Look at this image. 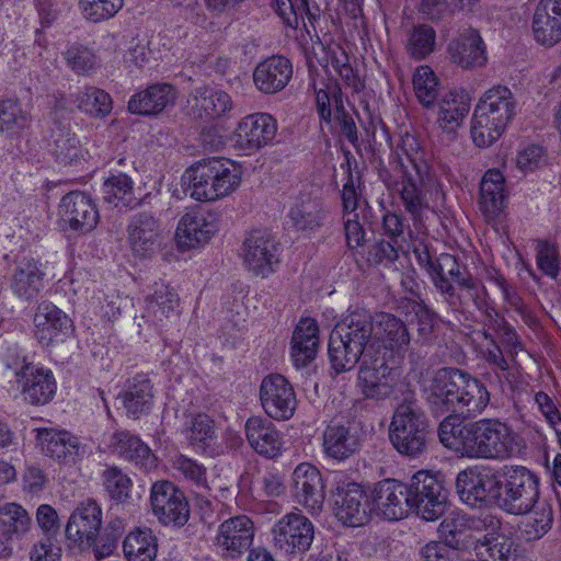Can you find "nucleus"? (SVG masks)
Listing matches in <instances>:
<instances>
[{"label": "nucleus", "instance_id": "1", "mask_svg": "<svg viewBox=\"0 0 561 561\" xmlns=\"http://www.w3.org/2000/svg\"><path fill=\"white\" fill-rule=\"evenodd\" d=\"M328 354L336 374L352 370L362 358L357 386L365 398L380 401L393 392L396 374L388 365L385 344L374 335L368 311H352L336 323L330 334Z\"/></svg>", "mask_w": 561, "mask_h": 561}, {"label": "nucleus", "instance_id": "2", "mask_svg": "<svg viewBox=\"0 0 561 561\" xmlns=\"http://www.w3.org/2000/svg\"><path fill=\"white\" fill-rule=\"evenodd\" d=\"M438 437L445 447L471 459L506 460L526 447L519 434L499 419L461 424L458 416L448 415L439 424Z\"/></svg>", "mask_w": 561, "mask_h": 561}, {"label": "nucleus", "instance_id": "3", "mask_svg": "<svg viewBox=\"0 0 561 561\" xmlns=\"http://www.w3.org/2000/svg\"><path fill=\"white\" fill-rule=\"evenodd\" d=\"M425 399L437 413L476 416L490 402V392L477 378L458 368L436 370L424 388Z\"/></svg>", "mask_w": 561, "mask_h": 561}, {"label": "nucleus", "instance_id": "4", "mask_svg": "<svg viewBox=\"0 0 561 561\" xmlns=\"http://www.w3.org/2000/svg\"><path fill=\"white\" fill-rule=\"evenodd\" d=\"M515 115V101L512 91L505 85L486 90L474 107L470 134L479 148L493 145L505 131Z\"/></svg>", "mask_w": 561, "mask_h": 561}, {"label": "nucleus", "instance_id": "5", "mask_svg": "<svg viewBox=\"0 0 561 561\" xmlns=\"http://www.w3.org/2000/svg\"><path fill=\"white\" fill-rule=\"evenodd\" d=\"M428 423L414 398H405L392 416L389 438L394 449L407 457H417L426 449Z\"/></svg>", "mask_w": 561, "mask_h": 561}, {"label": "nucleus", "instance_id": "6", "mask_svg": "<svg viewBox=\"0 0 561 561\" xmlns=\"http://www.w3.org/2000/svg\"><path fill=\"white\" fill-rule=\"evenodd\" d=\"M500 494V508L512 515H524L540 500L538 478L522 466L506 468Z\"/></svg>", "mask_w": 561, "mask_h": 561}, {"label": "nucleus", "instance_id": "7", "mask_svg": "<svg viewBox=\"0 0 561 561\" xmlns=\"http://www.w3.org/2000/svg\"><path fill=\"white\" fill-rule=\"evenodd\" d=\"M502 474L485 465L468 467L456 478V489L460 499L468 505L481 506L494 502L499 504L502 489Z\"/></svg>", "mask_w": 561, "mask_h": 561}, {"label": "nucleus", "instance_id": "8", "mask_svg": "<svg viewBox=\"0 0 561 561\" xmlns=\"http://www.w3.org/2000/svg\"><path fill=\"white\" fill-rule=\"evenodd\" d=\"M274 547L285 554L296 556L307 552L314 539L312 522L300 511L282 516L272 528Z\"/></svg>", "mask_w": 561, "mask_h": 561}, {"label": "nucleus", "instance_id": "9", "mask_svg": "<svg viewBox=\"0 0 561 561\" xmlns=\"http://www.w3.org/2000/svg\"><path fill=\"white\" fill-rule=\"evenodd\" d=\"M153 515L164 526L183 527L190 519L191 508L184 492L168 480L154 482L150 489Z\"/></svg>", "mask_w": 561, "mask_h": 561}, {"label": "nucleus", "instance_id": "10", "mask_svg": "<svg viewBox=\"0 0 561 561\" xmlns=\"http://www.w3.org/2000/svg\"><path fill=\"white\" fill-rule=\"evenodd\" d=\"M409 486L411 508L424 520L438 519L445 512L447 501L443 484L432 474L416 472Z\"/></svg>", "mask_w": 561, "mask_h": 561}, {"label": "nucleus", "instance_id": "11", "mask_svg": "<svg viewBox=\"0 0 561 561\" xmlns=\"http://www.w3.org/2000/svg\"><path fill=\"white\" fill-rule=\"evenodd\" d=\"M163 225L159 217L151 211H139L128 221L126 233L129 249L134 256L150 259L161 248Z\"/></svg>", "mask_w": 561, "mask_h": 561}, {"label": "nucleus", "instance_id": "12", "mask_svg": "<svg viewBox=\"0 0 561 561\" xmlns=\"http://www.w3.org/2000/svg\"><path fill=\"white\" fill-rule=\"evenodd\" d=\"M260 400L264 412L274 420H289L297 408L296 393L291 383L279 374L263 378Z\"/></svg>", "mask_w": 561, "mask_h": 561}, {"label": "nucleus", "instance_id": "13", "mask_svg": "<svg viewBox=\"0 0 561 561\" xmlns=\"http://www.w3.org/2000/svg\"><path fill=\"white\" fill-rule=\"evenodd\" d=\"M276 133L277 122L271 114L247 115L238 123L234 130V147L251 154L271 144Z\"/></svg>", "mask_w": 561, "mask_h": 561}, {"label": "nucleus", "instance_id": "14", "mask_svg": "<svg viewBox=\"0 0 561 561\" xmlns=\"http://www.w3.org/2000/svg\"><path fill=\"white\" fill-rule=\"evenodd\" d=\"M242 250L245 267L256 276H268L279 263L278 244L267 232L252 231Z\"/></svg>", "mask_w": 561, "mask_h": 561}, {"label": "nucleus", "instance_id": "15", "mask_svg": "<svg viewBox=\"0 0 561 561\" xmlns=\"http://www.w3.org/2000/svg\"><path fill=\"white\" fill-rule=\"evenodd\" d=\"M216 214L201 209L185 213L176 227L175 239L182 249L203 247L218 232Z\"/></svg>", "mask_w": 561, "mask_h": 561}, {"label": "nucleus", "instance_id": "16", "mask_svg": "<svg viewBox=\"0 0 561 561\" xmlns=\"http://www.w3.org/2000/svg\"><path fill=\"white\" fill-rule=\"evenodd\" d=\"M333 497L335 516L344 525L358 527L368 522V499L358 483L339 481Z\"/></svg>", "mask_w": 561, "mask_h": 561}, {"label": "nucleus", "instance_id": "17", "mask_svg": "<svg viewBox=\"0 0 561 561\" xmlns=\"http://www.w3.org/2000/svg\"><path fill=\"white\" fill-rule=\"evenodd\" d=\"M102 526V510L96 501L88 499L76 507L66 525V537L80 547L95 543Z\"/></svg>", "mask_w": 561, "mask_h": 561}, {"label": "nucleus", "instance_id": "18", "mask_svg": "<svg viewBox=\"0 0 561 561\" xmlns=\"http://www.w3.org/2000/svg\"><path fill=\"white\" fill-rule=\"evenodd\" d=\"M59 217L62 227L87 233L92 231L99 221L98 209L92 199L83 193L70 192L59 204Z\"/></svg>", "mask_w": 561, "mask_h": 561}, {"label": "nucleus", "instance_id": "19", "mask_svg": "<svg viewBox=\"0 0 561 561\" xmlns=\"http://www.w3.org/2000/svg\"><path fill=\"white\" fill-rule=\"evenodd\" d=\"M453 312H463L473 305L478 310L486 307L485 286L471 274L451 284H446L437 291Z\"/></svg>", "mask_w": 561, "mask_h": 561}, {"label": "nucleus", "instance_id": "20", "mask_svg": "<svg viewBox=\"0 0 561 561\" xmlns=\"http://www.w3.org/2000/svg\"><path fill=\"white\" fill-rule=\"evenodd\" d=\"M293 494L298 504L317 513L324 502V484L320 471L308 462L298 465L293 472Z\"/></svg>", "mask_w": 561, "mask_h": 561}, {"label": "nucleus", "instance_id": "21", "mask_svg": "<svg viewBox=\"0 0 561 561\" xmlns=\"http://www.w3.org/2000/svg\"><path fill=\"white\" fill-rule=\"evenodd\" d=\"M254 525L245 515L231 517L218 527L216 543L224 554L237 558L248 551L253 542Z\"/></svg>", "mask_w": 561, "mask_h": 561}, {"label": "nucleus", "instance_id": "22", "mask_svg": "<svg viewBox=\"0 0 561 561\" xmlns=\"http://www.w3.org/2000/svg\"><path fill=\"white\" fill-rule=\"evenodd\" d=\"M34 327L37 341L44 346H49L72 331V321L54 304L42 301L34 314Z\"/></svg>", "mask_w": 561, "mask_h": 561}, {"label": "nucleus", "instance_id": "23", "mask_svg": "<svg viewBox=\"0 0 561 561\" xmlns=\"http://www.w3.org/2000/svg\"><path fill=\"white\" fill-rule=\"evenodd\" d=\"M15 376L25 401L33 405H43L53 399L56 381L50 370L26 364L16 371Z\"/></svg>", "mask_w": 561, "mask_h": 561}, {"label": "nucleus", "instance_id": "24", "mask_svg": "<svg viewBox=\"0 0 561 561\" xmlns=\"http://www.w3.org/2000/svg\"><path fill=\"white\" fill-rule=\"evenodd\" d=\"M409 486L398 480H383L375 490L378 512L388 520L404 518L411 510Z\"/></svg>", "mask_w": 561, "mask_h": 561}, {"label": "nucleus", "instance_id": "25", "mask_svg": "<svg viewBox=\"0 0 561 561\" xmlns=\"http://www.w3.org/2000/svg\"><path fill=\"white\" fill-rule=\"evenodd\" d=\"M36 440L47 457L59 462H76L82 454L79 438L66 430L37 428Z\"/></svg>", "mask_w": 561, "mask_h": 561}, {"label": "nucleus", "instance_id": "26", "mask_svg": "<svg viewBox=\"0 0 561 561\" xmlns=\"http://www.w3.org/2000/svg\"><path fill=\"white\" fill-rule=\"evenodd\" d=\"M450 60L463 69L480 68L488 61L486 47L474 28L463 30L448 45Z\"/></svg>", "mask_w": 561, "mask_h": 561}, {"label": "nucleus", "instance_id": "27", "mask_svg": "<svg viewBox=\"0 0 561 561\" xmlns=\"http://www.w3.org/2000/svg\"><path fill=\"white\" fill-rule=\"evenodd\" d=\"M187 103L191 114L204 121L225 116L233 105L231 96L227 92L207 85L195 88L190 93Z\"/></svg>", "mask_w": 561, "mask_h": 561}, {"label": "nucleus", "instance_id": "28", "mask_svg": "<svg viewBox=\"0 0 561 561\" xmlns=\"http://www.w3.org/2000/svg\"><path fill=\"white\" fill-rule=\"evenodd\" d=\"M536 42L553 47L561 42V0H539L533 16Z\"/></svg>", "mask_w": 561, "mask_h": 561}, {"label": "nucleus", "instance_id": "29", "mask_svg": "<svg viewBox=\"0 0 561 561\" xmlns=\"http://www.w3.org/2000/svg\"><path fill=\"white\" fill-rule=\"evenodd\" d=\"M293 77V65L284 56L274 55L261 61L253 71V82L264 94H274L289 83Z\"/></svg>", "mask_w": 561, "mask_h": 561}, {"label": "nucleus", "instance_id": "30", "mask_svg": "<svg viewBox=\"0 0 561 561\" xmlns=\"http://www.w3.org/2000/svg\"><path fill=\"white\" fill-rule=\"evenodd\" d=\"M250 446L260 455L273 459L280 455L283 439L276 426L260 416H251L244 425Z\"/></svg>", "mask_w": 561, "mask_h": 561}, {"label": "nucleus", "instance_id": "31", "mask_svg": "<svg viewBox=\"0 0 561 561\" xmlns=\"http://www.w3.org/2000/svg\"><path fill=\"white\" fill-rule=\"evenodd\" d=\"M319 347V328L311 318L301 319L291 336V359L296 368L309 365L317 355Z\"/></svg>", "mask_w": 561, "mask_h": 561}, {"label": "nucleus", "instance_id": "32", "mask_svg": "<svg viewBox=\"0 0 561 561\" xmlns=\"http://www.w3.org/2000/svg\"><path fill=\"white\" fill-rule=\"evenodd\" d=\"M360 447L358 431L353 426L331 423L323 433L325 454L336 460H345L357 453Z\"/></svg>", "mask_w": 561, "mask_h": 561}, {"label": "nucleus", "instance_id": "33", "mask_svg": "<svg viewBox=\"0 0 561 561\" xmlns=\"http://www.w3.org/2000/svg\"><path fill=\"white\" fill-rule=\"evenodd\" d=\"M175 98L176 92L171 84H152L130 98L128 110L139 115H157L172 105Z\"/></svg>", "mask_w": 561, "mask_h": 561}, {"label": "nucleus", "instance_id": "34", "mask_svg": "<svg viewBox=\"0 0 561 561\" xmlns=\"http://www.w3.org/2000/svg\"><path fill=\"white\" fill-rule=\"evenodd\" d=\"M45 273L34 259H24L16 265L11 279V289L19 298L32 300L44 287Z\"/></svg>", "mask_w": 561, "mask_h": 561}, {"label": "nucleus", "instance_id": "35", "mask_svg": "<svg viewBox=\"0 0 561 561\" xmlns=\"http://www.w3.org/2000/svg\"><path fill=\"white\" fill-rule=\"evenodd\" d=\"M181 434L187 446L197 453H208L217 440L215 421L205 413L188 415Z\"/></svg>", "mask_w": 561, "mask_h": 561}, {"label": "nucleus", "instance_id": "36", "mask_svg": "<svg viewBox=\"0 0 561 561\" xmlns=\"http://www.w3.org/2000/svg\"><path fill=\"white\" fill-rule=\"evenodd\" d=\"M152 399L153 393L150 379L146 376H136L129 381L123 394V404L129 416L138 419L150 410Z\"/></svg>", "mask_w": 561, "mask_h": 561}, {"label": "nucleus", "instance_id": "37", "mask_svg": "<svg viewBox=\"0 0 561 561\" xmlns=\"http://www.w3.org/2000/svg\"><path fill=\"white\" fill-rule=\"evenodd\" d=\"M470 110L469 99L457 92H448L439 102L437 122L442 129L454 133Z\"/></svg>", "mask_w": 561, "mask_h": 561}, {"label": "nucleus", "instance_id": "38", "mask_svg": "<svg viewBox=\"0 0 561 561\" xmlns=\"http://www.w3.org/2000/svg\"><path fill=\"white\" fill-rule=\"evenodd\" d=\"M506 198L505 178H481L480 209L488 221L499 217Z\"/></svg>", "mask_w": 561, "mask_h": 561}, {"label": "nucleus", "instance_id": "39", "mask_svg": "<svg viewBox=\"0 0 561 561\" xmlns=\"http://www.w3.org/2000/svg\"><path fill=\"white\" fill-rule=\"evenodd\" d=\"M241 178H192L191 198L198 202H210L225 197L233 192Z\"/></svg>", "mask_w": 561, "mask_h": 561}, {"label": "nucleus", "instance_id": "40", "mask_svg": "<svg viewBox=\"0 0 561 561\" xmlns=\"http://www.w3.org/2000/svg\"><path fill=\"white\" fill-rule=\"evenodd\" d=\"M123 550L128 561H153L158 552V539L151 529H136L126 536Z\"/></svg>", "mask_w": 561, "mask_h": 561}, {"label": "nucleus", "instance_id": "41", "mask_svg": "<svg viewBox=\"0 0 561 561\" xmlns=\"http://www.w3.org/2000/svg\"><path fill=\"white\" fill-rule=\"evenodd\" d=\"M526 514L528 516L522 522L520 526L522 534L526 540L540 539L551 529L553 508L548 500L540 499Z\"/></svg>", "mask_w": 561, "mask_h": 561}, {"label": "nucleus", "instance_id": "42", "mask_svg": "<svg viewBox=\"0 0 561 561\" xmlns=\"http://www.w3.org/2000/svg\"><path fill=\"white\" fill-rule=\"evenodd\" d=\"M378 325L387 343L386 348L402 356L409 350L411 335L407 324L398 317L391 313H381L378 319Z\"/></svg>", "mask_w": 561, "mask_h": 561}, {"label": "nucleus", "instance_id": "43", "mask_svg": "<svg viewBox=\"0 0 561 561\" xmlns=\"http://www.w3.org/2000/svg\"><path fill=\"white\" fill-rule=\"evenodd\" d=\"M426 194L427 185L424 178H403L400 196L405 210L414 221H421L424 209L428 207Z\"/></svg>", "mask_w": 561, "mask_h": 561}, {"label": "nucleus", "instance_id": "44", "mask_svg": "<svg viewBox=\"0 0 561 561\" xmlns=\"http://www.w3.org/2000/svg\"><path fill=\"white\" fill-rule=\"evenodd\" d=\"M476 554L483 561H508L516 552L513 539L500 533L488 534L478 540Z\"/></svg>", "mask_w": 561, "mask_h": 561}, {"label": "nucleus", "instance_id": "45", "mask_svg": "<svg viewBox=\"0 0 561 561\" xmlns=\"http://www.w3.org/2000/svg\"><path fill=\"white\" fill-rule=\"evenodd\" d=\"M289 217L297 229L312 231L322 226L325 213L319 199L308 198L291 207Z\"/></svg>", "mask_w": 561, "mask_h": 561}, {"label": "nucleus", "instance_id": "46", "mask_svg": "<svg viewBox=\"0 0 561 561\" xmlns=\"http://www.w3.org/2000/svg\"><path fill=\"white\" fill-rule=\"evenodd\" d=\"M436 32L428 24H417L409 30L405 41V49L408 55L415 59L422 60L431 55L435 49Z\"/></svg>", "mask_w": 561, "mask_h": 561}, {"label": "nucleus", "instance_id": "47", "mask_svg": "<svg viewBox=\"0 0 561 561\" xmlns=\"http://www.w3.org/2000/svg\"><path fill=\"white\" fill-rule=\"evenodd\" d=\"M134 185L130 178H107L103 183L104 199L115 205H117L116 201L123 202L124 205L138 203L147 193L142 192L140 185L137 187Z\"/></svg>", "mask_w": 561, "mask_h": 561}, {"label": "nucleus", "instance_id": "48", "mask_svg": "<svg viewBox=\"0 0 561 561\" xmlns=\"http://www.w3.org/2000/svg\"><path fill=\"white\" fill-rule=\"evenodd\" d=\"M179 304L178 293L173 288L164 284L156 285L153 294L147 298V312L161 322L176 311Z\"/></svg>", "mask_w": 561, "mask_h": 561}, {"label": "nucleus", "instance_id": "49", "mask_svg": "<svg viewBox=\"0 0 561 561\" xmlns=\"http://www.w3.org/2000/svg\"><path fill=\"white\" fill-rule=\"evenodd\" d=\"M31 123L30 112L16 99L0 101V133L15 134Z\"/></svg>", "mask_w": 561, "mask_h": 561}, {"label": "nucleus", "instance_id": "50", "mask_svg": "<svg viewBox=\"0 0 561 561\" xmlns=\"http://www.w3.org/2000/svg\"><path fill=\"white\" fill-rule=\"evenodd\" d=\"M413 90L417 101L424 107L434 106L439 92V80L430 66L423 65L416 68L413 75Z\"/></svg>", "mask_w": 561, "mask_h": 561}, {"label": "nucleus", "instance_id": "51", "mask_svg": "<svg viewBox=\"0 0 561 561\" xmlns=\"http://www.w3.org/2000/svg\"><path fill=\"white\" fill-rule=\"evenodd\" d=\"M473 520L466 515L456 514L451 517L444 519L442 523V533L445 536V541L448 542L454 549H466L472 541L471 528Z\"/></svg>", "mask_w": 561, "mask_h": 561}, {"label": "nucleus", "instance_id": "52", "mask_svg": "<svg viewBox=\"0 0 561 561\" xmlns=\"http://www.w3.org/2000/svg\"><path fill=\"white\" fill-rule=\"evenodd\" d=\"M30 525L31 517L21 505L8 503L0 510L2 535L8 539L26 534L30 529Z\"/></svg>", "mask_w": 561, "mask_h": 561}, {"label": "nucleus", "instance_id": "53", "mask_svg": "<svg viewBox=\"0 0 561 561\" xmlns=\"http://www.w3.org/2000/svg\"><path fill=\"white\" fill-rule=\"evenodd\" d=\"M75 102L79 110L95 117H105L112 111L110 94L95 87H88L79 92Z\"/></svg>", "mask_w": 561, "mask_h": 561}, {"label": "nucleus", "instance_id": "54", "mask_svg": "<svg viewBox=\"0 0 561 561\" xmlns=\"http://www.w3.org/2000/svg\"><path fill=\"white\" fill-rule=\"evenodd\" d=\"M171 468L175 477L181 478L199 489H208L207 468L197 460L185 455H175L171 459Z\"/></svg>", "mask_w": 561, "mask_h": 561}, {"label": "nucleus", "instance_id": "55", "mask_svg": "<svg viewBox=\"0 0 561 561\" xmlns=\"http://www.w3.org/2000/svg\"><path fill=\"white\" fill-rule=\"evenodd\" d=\"M466 270L461 271V266L456 256L442 253L435 257V267H433V274L431 280L438 291L446 284H451L456 280L463 278L465 275H469Z\"/></svg>", "mask_w": 561, "mask_h": 561}, {"label": "nucleus", "instance_id": "56", "mask_svg": "<svg viewBox=\"0 0 561 561\" xmlns=\"http://www.w3.org/2000/svg\"><path fill=\"white\" fill-rule=\"evenodd\" d=\"M102 483L111 500L117 503L126 502L130 496L131 479L116 466L103 470Z\"/></svg>", "mask_w": 561, "mask_h": 561}, {"label": "nucleus", "instance_id": "57", "mask_svg": "<svg viewBox=\"0 0 561 561\" xmlns=\"http://www.w3.org/2000/svg\"><path fill=\"white\" fill-rule=\"evenodd\" d=\"M123 7L124 0H79L83 18L91 23L111 20Z\"/></svg>", "mask_w": 561, "mask_h": 561}, {"label": "nucleus", "instance_id": "58", "mask_svg": "<svg viewBox=\"0 0 561 561\" xmlns=\"http://www.w3.org/2000/svg\"><path fill=\"white\" fill-rule=\"evenodd\" d=\"M275 4L278 15L291 28H298L300 24L307 27L306 19L311 20L307 0H275Z\"/></svg>", "mask_w": 561, "mask_h": 561}, {"label": "nucleus", "instance_id": "59", "mask_svg": "<svg viewBox=\"0 0 561 561\" xmlns=\"http://www.w3.org/2000/svg\"><path fill=\"white\" fill-rule=\"evenodd\" d=\"M536 262L543 274L556 278L561 265L558 245L547 240H539L536 245Z\"/></svg>", "mask_w": 561, "mask_h": 561}, {"label": "nucleus", "instance_id": "60", "mask_svg": "<svg viewBox=\"0 0 561 561\" xmlns=\"http://www.w3.org/2000/svg\"><path fill=\"white\" fill-rule=\"evenodd\" d=\"M515 161L517 169L523 173L542 172L549 164L546 149L536 145L520 150Z\"/></svg>", "mask_w": 561, "mask_h": 561}, {"label": "nucleus", "instance_id": "61", "mask_svg": "<svg viewBox=\"0 0 561 561\" xmlns=\"http://www.w3.org/2000/svg\"><path fill=\"white\" fill-rule=\"evenodd\" d=\"M186 172L199 175H236L237 165L229 159L211 157L193 163L187 168Z\"/></svg>", "mask_w": 561, "mask_h": 561}, {"label": "nucleus", "instance_id": "62", "mask_svg": "<svg viewBox=\"0 0 561 561\" xmlns=\"http://www.w3.org/2000/svg\"><path fill=\"white\" fill-rule=\"evenodd\" d=\"M67 65L77 73H85L96 65L93 50L81 44H73L65 51Z\"/></svg>", "mask_w": 561, "mask_h": 561}, {"label": "nucleus", "instance_id": "63", "mask_svg": "<svg viewBox=\"0 0 561 561\" xmlns=\"http://www.w3.org/2000/svg\"><path fill=\"white\" fill-rule=\"evenodd\" d=\"M54 154L60 163L69 164L80 156V141L75 134L60 131L55 137Z\"/></svg>", "mask_w": 561, "mask_h": 561}, {"label": "nucleus", "instance_id": "64", "mask_svg": "<svg viewBox=\"0 0 561 561\" xmlns=\"http://www.w3.org/2000/svg\"><path fill=\"white\" fill-rule=\"evenodd\" d=\"M334 96V116L337 121L342 134L353 145L358 141L357 128L352 116H350L344 107L342 91L340 87L333 89Z\"/></svg>", "mask_w": 561, "mask_h": 561}]
</instances>
